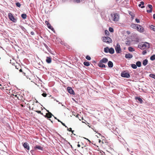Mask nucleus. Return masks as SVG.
Returning <instances> with one entry per match:
<instances>
[{
    "mask_svg": "<svg viewBox=\"0 0 155 155\" xmlns=\"http://www.w3.org/2000/svg\"><path fill=\"white\" fill-rule=\"evenodd\" d=\"M23 146L25 149L29 150V146L27 142H25L23 144Z\"/></svg>",
    "mask_w": 155,
    "mask_h": 155,
    "instance_id": "nucleus-8",
    "label": "nucleus"
},
{
    "mask_svg": "<svg viewBox=\"0 0 155 155\" xmlns=\"http://www.w3.org/2000/svg\"><path fill=\"white\" fill-rule=\"evenodd\" d=\"M108 59L106 58H103L100 61L101 62L104 63H106L108 61Z\"/></svg>",
    "mask_w": 155,
    "mask_h": 155,
    "instance_id": "nucleus-13",
    "label": "nucleus"
},
{
    "mask_svg": "<svg viewBox=\"0 0 155 155\" xmlns=\"http://www.w3.org/2000/svg\"><path fill=\"white\" fill-rule=\"evenodd\" d=\"M19 71L20 72H22V70L21 69L20 70H19Z\"/></svg>",
    "mask_w": 155,
    "mask_h": 155,
    "instance_id": "nucleus-59",
    "label": "nucleus"
},
{
    "mask_svg": "<svg viewBox=\"0 0 155 155\" xmlns=\"http://www.w3.org/2000/svg\"><path fill=\"white\" fill-rule=\"evenodd\" d=\"M34 148L35 150H39L42 151L43 150V147L39 145L36 146L34 147Z\"/></svg>",
    "mask_w": 155,
    "mask_h": 155,
    "instance_id": "nucleus-10",
    "label": "nucleus"
},
{
    "mask_svg": "<svg viewBox=\"0 0 155 155\" xmlns=\"http://www.w3.org/2000/svg\"><path fill=\"white\" fill-rule=\"evenodd\" d=\"M150 59L152 61H153L155 60V54H153L150 57Z\"/></svg>",
    "mask_w": 155,
    "mask_h": 155,
    "instance_id": "nucleus-26",
    "label": "nucleus"
},
{
    "mask_svg": "<svg viewBox=\"0 0 155 155\" xmlns=\"http://www.w3.org/2000/svg\"><path fill=\"white\" fill-rule=\"evenodd\" d=\"M115 50L117 53H120L121 52V49L120 48V45L117 43L115 47Z\"/></svg>",
    "mask_w": 155,
    "mask_h": 155,
    "instance_id": "nucleus-5",
    "label": "nucleus"
},
{
    "mask_svg": "<svg viewBox=\"0 0 155 155\" xmlns=\"http://www.w3.org/2000/svg\"><path fill=\"white\" fill-rule=\"evenodd\" d=\"M108 67L110 68H112L113 66V62L110 61H109L108 63Z\"/></svg>",
    "mask_w": 155,
    "mask_h": 155,
    "instance_id": "nucleus-17",
    "label": "nucleus"
},
{
    "mask_svg": "<svg viewBox=\"0 0 155 155\" xmlns=\"http://www.w3.org/2000/svg\"><path fill=\"white\" fill-rule=\"evenodd\" d=\"M131 67L133 68L134 69H136L137 68V65H136V64H131Z\"/></svg>",
    "mask_w": 155,
    "mask_h": 155,
    "instance_id": "nucleus-27",
    "label": "nucleus"
},
{
    "mask_svg": "<svg viewBox=\"0 0 155 155\" xmlns=\"http://www.w3.org/2000/svg\"><path fill=\"white\" fill-rule=\"evenodd\" d=\"M153 18L155 19V14H154L153 16Z\"/></svg>",
    "mask_w": 155,
    "mask_h": 155,
    "instance_id": "nucleus-54",
    "label": "nucleus"
},
{
    "mask_svg": "<svg viewBox=\"0 0 155 155\" xmlns=\"http://www.w3.org/2000/svg\"><path fill=\"white\" fill-rule=\"evenodd\" d=\"M138 25H138V24H132L131 25V27L132 28L135 29H137V28H138Z\"/></svg>",
    "mask_w": 155,
    "mask_h": 155,
    "instance_id": "nucleus-15",
    "label": "nucleus"
},
{
    "mask_svg": "<svg viewBox=\"0 0 155 155\" xmlns=\"http://www.w3.org/2000/svg\"><path fill=\"white\" fill-rule=\"evenodd\" d=\"M98 66L99 67L101 68L106 67L105 65L103 64L102 62H101L100 61H99V63H98Z\"/></svg>",
    "mask_w": 155,
    "mask_h": 155,
    "instance_id": "nucleus-16",
    "label": "nucleus"
},
{
    "mask_svg": "<svg viewBox=\"0 0 155 155\" xmlns=\"http://www.w3.org/2000/svg\"><path fill=\"white\" fill-rule=\"evenodd\" d=\"M135 99L136 100H137L141 104L143 102L142 100L140 97H136L135 98Z\"/></svg>",
    "mask_w": 155,
    "mask_h": 155,
    "instance_id": "nucleus-20",
    "label": "nucleus"
},
{
    "mask_svg": "<svg viewBox=\"0 0 155 155\" xmlns=\"http://www.w3.org/2000/svg\"><path fill=\"white\" fill-rule=\"evenodd\" d=\"M54 118L55 119H57H57H58L57 118H56V117H54Z\"/></svg>",
    "mask_w": 155,
    "mask_h": 155,
    "instance_id": "nucleus-64",
    "label": "nucleus"
},
{
    "mask_svg": "<svg viewBox=\"0 0 155 155\" xmlns=\"http://www.w3.org/2000/svg\"><path fill=\"white\" fill-rule=\"evenodd\" d=\"M137 30L140 32H143L144 31V28L140 25H138V28H137Z\"/></svg>",
    "mask_w": 155,
    "mask_h": 155,
    "instance_id": "nucleus-9",
    "label": "nucleus"
},
{
    "mask_svg": "<svg viewBox=\"0 0 155 155\" xmlns=\"http://www.w3.org/2000/svg\"><path fill=\"white\" fill-rule=\"evenodd\" d=\"M45 46V47L46 48L48 49V50L49 51V49H50V48H49V47L46 44L44 45Z\"/></svg>",
    "mask_w": 155,
    "mask_h": 155,
    "instance_id": "nucleus-43",
    "label": "nucleus"
},
{
    "mask_svg": "<svg viewBox=\"0 0 155 155\" xmlns=\"http://www.w3.org/2000/svg\"><path fill=\"white\" fill-rule=\"evenodd\" d=\"M41 95L44 97H46L47 96V94L45 93H43Z\"/></svg>",
    "mask_w": 155,
    "mask_h": 155,
    "instance_id": "nucleus-42",
    "label": "nucleus"
},
{
    "mask_svg": "<svg viewBox=\"0 0 155 155\" xmlns=\"http://www.w3.org/2000/svg\"><path fill=\"white\" fill-rule=\"evenodd\" d=\"M30 34L32 35H34L35 34V33L33 31L31 32Z\"/></svg>",
    "mask_w": 155,
    "mask_h": 155,
    "instance_id": "nucleus-49",
    "label": "nucleus"
},
{
    "mask_svg": "<svg viewBox=\"0 0 155 155\" xmlns=\"http://www.w3.org/2000/svg\"><path fill=\"white\" fill-rule=\"evenodd\" d=\"M67 90L71 94H75L74 90L71 87H67Z\"/></svg>",
    "mask_w": 155,
    "mask_h": 155,
    "instance_id": "nucleus-7",
    "label": "nucleus"
},
{
    "mask_svg": "<svg viewBox=\"0 0 155 155\" xmlns=\"http://www.w3.org/2000/svg\"><path fill=\"white\" fill-rule=\"evenodd\" d=\"M52 116H54L53 115L51 112H49L48 113L46 114V115H44V117L48 118H51Z\"/></svg>",
    "mask_w": 155,
    "mask_h": 155,
    "instance_id": "nucleus-12",
    "label": "nucleus"
},
{
    "mask_svg": "<svg viewBox=\"0 0 155 155\" xmlns=\"http://www.w3.org/2000/svg\"><path fill=\"white\" fill-rule=\"evenodd\" d=\"M45 22L46 24L47 25L48 28L49 29H51V30H52V31H53V30H54V29L51 26L50 24L48 21H46Z\"/></svg>",
    "mask_w": 155,
    "mask_h": 155,
    "instance_id": "nucleus-11",
    "label": "nucleus"
},
{
    "mask_svg": "<svg viewBox=\"0 0 155 155\" xmlns=\"http://www.w3.org/2000/svg\"><path fill=\"white\" fill-rule=\"evenodd\" d=\"M109 48L108 47H107L104 48V51L106 53H107L109 52Z\"/></svg>",
    "mask_w": 155,
    "mask_h": 155,
    "instance_id": "nucleus-24",
    "label": "nucleus"
},
{
    "mask_svg": "<svg viewBox=\"0 0 155 155\" xmlns=\"http://www.w3.org/2000/svg\"><path fill=\"white\" fill-rule=\"evenodd\" d=\"M8 16L10 20L13 22L14 23H16L17 22V19L16 18H15L11 13H8Z\"/></svg>",
    "mask_w": 155,
    "mask_h": 155,
    "instance_id": "nucleus-2",
    "label": "nucleus"
},
{
    "mask_svg": "<svg viewBox=\"0 0 155 155\" xmlns=\"http://www.w3.org/2000/svg\"><path fill=\"white\" fill-rule=\"evenodd\" d=\"M136 65H137V66L138 67H140L141 65V62L140 61L137 62L136 63Z\"/></svg>",
    "mask_w": 155,
    "mask_h": 155,
    "instance_id": "nucleus-22",
    "label": "nucleus"
},
{
    "mask_svg": "<svg viewBox=\"0 0 155 155\" xmlns=\"http://www.w3.org/2000/svg\"><path fill=\"white\" fill-rule=\"evenodd\" d=\"M150 77L155 79V74H150L149 75Z\"/></svg>",
    "mask_w": 155,
    "mask_h": 155,
    "instance_id": "nucleus-30",
    "label": "nucleus"
},
{
    "mask_svg": "<svg viewBox=\"0 0 155 155\" xmlns=\"http://www.w3.org/2000/svg\"><path fill=\"white\" fill-rule=\"evenodd\" d=\"M133 57V55L130 53L126 54L125 56V57L126 58H132Z\"/></svg>",
    "mask_w": 155,
    "mask_h": 155,
    "instance_id": "nucleus-14",
    "label": "nucleus"
},
{
    "mask_svg": "<svg viewBox=\"0 0 155 155\" xmlns=\"http://www.w3.org/2000/svg\"><path fill=\"white\" fill-rule=\"evenodd\" d=\"M140 4L141 5H143L144 4V2H143V1H141L140 2Z\"/></svg>",
    "mask_w": 155,
    "mask_h": 155,
    "instance_id": "nucleus-48",
    "label": "nucleus"
},
{
    "mask_svg": "<svg viewBox=\"0 0 155 155\" xmlns=\"http://www.w3.org/2000/svg\"><path fill=\"white\" fill-rule=\"evenodd\" d=\"M135 21L137 23H139L140 22V21L139 19L138 18H136L135 19Z\"/></svg>",
    "mask_w": 155,
    "mask_h": 155,
    "instance_id": "nucleus-40",
    "label": "nucleus"
},
{
    "mask_svg": "<svg viewBox=\"0 0 155 155\" xmlns=\"http://www.w3.org/2000/svg\"><path fill=\"white\" fill-rule=\"evenodd\" d=\"M150 45H147L144 43H142L140 44H139L138 45V48L140 49L143 50L146 48H150Z\"/></svg>",
    "mask_w": 155,
    "mask_h": 155,
    "instance_id": "nucleus-4",
    "label": "nucleus"
},
{
    "mask_svg": "<svg viewBox=\"0 0 155 155\" xmlns=\"http://www.w3.org/2000/svg\"><path fill=\"white\" fill-rule=\"evenodd\" d=\"M21 17L23 19H25L26 18L27 15L25 14H22L21 15Z\"/></svg>",
    "mask_w": 155,
    "mask_h": 155,
    "instance_id": "nucleus-23",
    "label": "nucleus"
},
{
    "mask_svg": "<svg viewBox=\"0 0 155 155\" xmlns=\"http://www.w3.org/2000/svg\"><path fill=\"white\" fill-rule=\"evenodd\" d=\"M61 124H62L64 126H65V124L64 123H63L62 122H61Z\"/></svg>",
    "mask_w": 155,
    "mask_h": 155,
    "instance_id": "nucleus-53",
    "label": "nucleus"
},
{
    "mask_svg": "<svg viewBox=\"0 0 155 155\" xmlns=\"http://www.w3.org/2000/svg\"><path fill=\"white\" fill-rule=\"evenodd\" d=\"M128 50L130 52H132L133 51H134V50L133 49V48L131 47H129L128 48Z\"/></svg>",
    "mask_w": 155,
    "mask_h": 155,
    "instance_id": "nucleus-28",
    "label": "nucleus"
},
{
    "mask_svg": "<svg viewBox=\"0 0 155 155\" xmlns=\"http://www.w3.org/2000/svg\"><path fill=\"white\" fill-rule=\"evenodd\" d=\"M14 96L15 97H17V98L18 97V95H16H16H14V94H12V96H11V97H13V98H14V97H13Z\"/></svg>",
    "mask_w": 155,
    "mask_h": 155,
    "instance_id": "nucleus-38",
    "label": "nucleus"
},
{
    "mask_svg": "<svg viewBox=\"0 0 155 155\" xmlns=\"http://www.w3.org/2000/svg\"><path fill=\"white\" fill-rule=\"evenodd\" d=\"M76 2H80V0H74Z\"/></svg>",
    "mask_w": 155,
    "mask_h": 155,
    "instance_id": "nucleus-52",
    "label": "nucleus"
},
{
    "mask_svg": "<svg viewBox=\"0 0 155 155\" xmlns=\"http://www.w3.org/2000/svg\"><path fill=\"white\" fill-rule=\"evenodd\" d=\"M109 31L111 32H114V29L113 28L110 27L109 28Z\"/></svg>",
    "mask_w": 155,
    "mask_h": 155,
    "instance_id": "nucleus-32",
    "label": "nucleus"
},
{
    "mask_svg": "<svg viewBox=\"0 0 155 155\" xmlns=\"http://www.w3.org/2000/svg\"><path fill=\"white\" fill-rule=\"evenodd\" d=\"M104 33L106 35H109V31L107 30H105L104 31Z\"/></svg>",
    "mask_w": 155,
    "mask_h": 155,
    "instance_id": "nucleus-33",
    "label": "nucleus"
},
{
    "mask_svg": "<svg viewBox=\"0 0 155 155\" xmlns=\"http://www.w3.org/2000/svg\"><path fill=\"white\" fill-rule=\"evenodd\" d=\"M34 150H31L30 151L31 153V154L32 155H34Z\"/></svg>",
    "mask_w": 155,
    "mask_h": 155,
    "instance_id": "nucleus-45",
    "label": "nucleus"
},
{
    "mask_svg": "<svg viewBox=\"0 0 155 155\" xmlns=\"http://www.w3.org/2000/svg\"><path fill=\"white\" fill-rule=\"evenodd\" d=\"M46 61L48 63H50L51 61V59L50 57H47Z\"/></svg>",
    "mask_w": 155,
    "mask_h": 155,
    "instance_id": "nucleus-18",
    "label": "nucleus"
},
{
    "mask_svg": "<svg viewBox=\"0 0 155 155\" xmlns=\"http://www.w3.org/2000/svg\"><path fill=\"white\" fill-rule=\"evenodd\" d=\"M85 139H86L88 141H89L90 142V143H91V141H90L88 139H87L86 138H84Z\"/></svg>",
    "mask_w": 155,
    "mask_h": 155,
    "instance_id": "nucleus-55",
    "label": "nucleus"
},
{
    "mask_svg": "<svg viewBox=\"0 0 155 155\" xmlns=\"http://www.w3.org/2000/svg\"><path fill=\"white\" fill-rule=\"evenodd\" d=\"M77 146L78 147H80V145L79 144H78Z\"/></svg>",
    "mask_w": 155,
    "mask_h": 155,
    "instance_id": "nucleus-57",
    "label": "nucleus"
},
{
    "mask_svg": "<svg viewBox=\"0 0 155 155\" xmlns=\"http://www.w3.org/2000/svg\"><path fill=\"white\" fill-rule=\"evenodd\" d=\"M74 130H72V131H71L72 132V134H74L73 132H74Z\"/></svg>",
    "mask_w": 155,
    "mask_h": 155,
    "instance_id": "nucleus-60",
    "label": "nucleus"
},
{
    "mask_svg": "<svg viewBox=\"0 0 155 155\" xmlns=\"http://www.w3.org/2000/svg\"><path fill=\"white\" fill-rule=\"evenodd\" d=\"M141 6V5L140 4H139V5H138V6L139 7H141V8H144L145 6L144 5H142V6Z\"/></svg>",
    "mask_w": 155,
    "mask_h": 155,
    "instance_id": "nucleus-41",
    "label": "nucleus"
},
{
    "mask_svg": "<svg viewBox=\"0 0 155 155\" xmlns=\"http://www.w3.org/2000/svg\"><path fill=\"white\" fill-rule=\"evenodd\" d=\"M121 76L124 78H129L130 77V74L126 72V71H123L121 74Z\"/></svg>",
    "mask_w": 155,
    "mask_h": 155,
    "instance_id": "nucleus-6",
    "label": "nucleus"
},
{
    "mask_svg": "<svg viewBox=\"0 0 155 155\" xmlns=\"http://www.w3.org/2000/svg\"><path fill=\"white\" fill-rule=\"evenodd\" d=\"M59 136H60V137H61V138H62L63 139V140H65V139H64L63 137H61V136L59 134Z\"/></svg>",
    "mask_w": 155,
    "mask_h": 155,
    "instance_id": "nucleus-56",
    "label": "nucleus"
},
{
    "mask_svg": "<svg viewBox=\"0 0 155 155\" xmlns=\"http://www.w3.org/2000/svg\"><path fill=\"white\" fill-rule=\"evenodd\" d=\"M67 130L69 131H72V128H68Z\"/></svg>",
    "mask_w": 155,
    "mask_h": 155,
    "instance_id": "nucleus-46",
    "label": "nucleus"
},
{
    "mask_svg": "<svg viewBox=\"0 0 155 155\" xmlns=\"http://www.w3.org/2000/svg\"><path fill=\"white\" fill-rule=\"evenodd\" d=\"M21 107H24V106H23V104H21Z\"/></svg>",
    "mask_w": 155,
    "mask_h": 155,
    "instance_id": "nucleus-62",
    "label": "nucleus"
},
{
    "mask_svg": "<svg viewBox=\"0 0 155 155\" xmlns=\"http://www.w3.org/2000/svg\"><path fill=\"white\" fill-rule=\"evenodd\" d=\"M152 9H150L149 10H147V12L148 13H151L152 12Z\"/></svg>",
    "mask_w": 155,
    "mask_h": 155,
    "instance_id": "nucleus-39",
    "label": "nucleus"
},
{
    "mask_svg": "<svg viewBox=\"0 0 155 155\" xmlns=\"http://www.w3.org/2000/svg\"><path fill=\"white\" fill-rule=\"evenodd\" d=\"M112 19L113 21H118L119 19V15L117 13H112L111 14Z\"/></svg>",
    "mask_w": 155,
    "mask_h": 155,
    "instance_id": "nucleus-1",
    "label": "nucleus"
},
{
    "mask_svg": "<svg viewBox=\"0 0 155 155\" xmlns=\"http://www.w3.org/2000/svg\"><path fill=\"white\" fill-rule=\"evenodd\" d=\"M109 52L110 54H113L114 52V48H109Z\"/></svg>",
    "mask_w": 155,
    "mask_h": 155,
    "instance_id": "nucleus-19",
    "label": "nucleus"
},
{
    "mask_svg": "<svg viewBox=\"0 0 155 155\" xmlns=\"http://www.w3.org/2000/svg\"><path fill=\"white\" fill-rule=\"evenodd\" d=\"M148 7L150 8V9H152V5H148Z\"/></svg>",
    "mask_w": 155,
    "mask_h": 155,
    "instance_id": "nucleus-36",
    "label": "nucleus"
},
{
    "mask_svg": "<svg viewBox=\"0 0 155 155\" xmlns=\"http://www.w3.org/2000/svg\"><path fill=\"white\" fill-rule=\"evenodd\" d=\"M150 29L154 31H155V26L153 25H151L150 26Z\"/></svg>",
    "mask_w": 155,
    "mask_h": 155,
    "instance_id": "nucleus-29",
    "label": "nucleus"
},
{
    "mask_svg": "<svg viewBox=\"0 0 155 155\" xmlns=\"http://www.w3.org/2000/svg\"><path fill=\"white\" fill-rule=\"evenodd\" d=\"M58 120V121L59 122H60L61 123V121L59 120V119H57Z\"/></svg>",
    "mask_w": 155,
    "mask_h": 155,
    "instance_id": "nucleus-58",
    "label": "nucleus"
},
{
    "mask_svg": "<svg viewBox=\"0 0 155 155\" xmlns=\"http://www.w3.org/2000/svg\"><path fill=\"white\" fill-rule=\"evenodd\" d=\"M84 64L86 66H88L90 65V63L89 62L84 61Z\"/></svg>",
    "mask_w": 155,
    "mask_h": 155,
    "instance_id": "nucleus-25",
    "label": "nucleus"
},
{
    "mask_svg": "<svg viewBox=\"0 0 155 155\" xmlns=\"http://www.w3.org/2000/svg\"><path fill=\"white\" fill-rule=\"evenodd\" d=\"M23 98V97L22 96H21L20 95H19V96H18V97H17V98L18 100H22L23 99L22 98Z\"/></svg>",
    "mask_w": 155,
    "mask_h": 155,
    "instance_id": "nucleus-34",
    "label": "nucleus"
},
{
    "mask_svg": "<svg viewBox=\"0 0 155 155\" xmlns=\"http://www.w3.org/2000/svg\"><path fill=\"white\" fill-rule=\"evenodd\" d=\"M127 34H129L130 33V31H127Z\"/></svg>",
    "mask_w": 155,
    "mask_h": 155,
    "instance_id": "nucleus-61",
    "label": "nucleus"
},
{
    "mask_svg": "<svg viewBox=\"0 0 155 155\" xmlns=\"http://www.w3.org/2000/svg\"><path fill=\"white\" fill-rule=\"evenodd\" d=\"M15 4H16V6L18 7H20L21 6V5L20 3L19 2L16 3H15Z\"/></svg>",
    "mask_w": 155,
    "mask_h": 155,
    "instance_id": "nucleus-31",
    "label": "nucleus"
},
{
    "mask_svg": "<svg viewBox=\"0 0 155 155\" xmlns=\"http://www.w3.org/2000/svg\"><path fill=\"white\" fill-rule=\"evenodd\" d=\"M56 102H58L59 104H61V105H62V106H63V107H65V106L64 105H63V104H61V103H60V102H59L58 101H57V100H56Z\"/></svg>",
    "mask_w": 155,
    "mask_h": 155,
    "instance_id": "nucleus-44",
    "label": "nucleus"
},
{
    "mask_svg": "<svg viewBox=\"0 0 155 155\" xmlns=\"http://www.w3.org/2000/svg\"><path fill=\"white\" fill-rule=\"evenodd\" d=\"M86 58L88 60H90L91 59V58L88 55L86 56Z\"/></svg>",
    "mask_w": 155,
    "mask_h": 155,
    "instance_id": "nucleus-35",
    "label": "nucleus"
},
{
    "mask_svg": "<svg viewBox=\"0 0 155 155\" xmlns=\"http://www.w3.org/2000/svg\"><path fill=\"white\" fill-rule=\"evenodd\" d=\"M28 25L30 27H31V28H34V26H32V25H30V24H29Z\"/></svg>",
    "mask_w": 155,
    "mask_h": 155,
    "instance_id": "nucleus-51",
    "label": "nucleus"
},
{
    "mask_svg": "<svg viewBox=\"0 0 155 155\" xmlns=\"http://www.w3.org/2000/svg\"><path fill=\"white\" fill-rule=\"evenodd\" d=\"M102 41L107 43H111L112 41V39L108 37H102Z\"/></svg>",
    "mask_w": 155,
    "mask_h": 155,
    "instance_id": "nucleus-3",
    "label": "nucleus"
},
{
    "mask_svg": "<svg viewBox=\"0 0 155 155\" xmlns=\"http://www.w3.org/2000/svg\"><path fill=\"white\" fill-rule=\"evenodd\" d=\"M143 43H144L147 45H150L149 43L147 42H145Z\"/></svg>",
    "mask_w": 155,
    "mask_h": 155,
    "instance_id": "nucleus-47",
    "label": "nucleus"
},
{
    "mask_svg": "<svg viewBox=\"0 0 155 155\" xmlns=\"http://www.w3.org/2000/svg\"><path fill=\"white\" fill-rule=\"evenodd\" d=\"M148 64V60L147 59H145L143 61V64L144 66H145L146 65Z\"/></svg>",
    "mask_w": 155,
    "mask_h": 155,
    "instance_id": "nucleus-21",
    "label": "nucleus"
},
{
    "mask_svg": "<svg viewBox=\"0 0 155 155\" xmlns=\"http://www.w3.org/2000/svg\"><path fill=\"white\" fill-rule=\"evenodd\" d=\"M127 150L128 151H129V149L128 148H127Z\"/></svg>",
    "mask_w": 155,
    "mask_h": 155,
    "instance_id": "nucleus-63",
    "label": "nucleus"
},
{
    "mask_svg": "<svg viewBox=\"0 0 155 155\" xmlns=\"http://www.w3.org/2000/svg\"><path fill=\"white\" fill-rule=\"evenodd\" d=\"M147 53V51L146 50H144L143 51L142 54L143 55H145Z\"/></svg>",
    "mask_w": 155,
    "mask_h": 155,
    "instance_id": "nucleus-37",
    "label": "nucleus"
},
{
    "mask_svg": "<svg viewBox=\"0 0 155 155\" xmlns=\"http://www.w3.org/2000/svg\"><path fill=\"white\" fill-rule=\"evenodd\" d=\"M36 112L38 113V114L41 113V111L37 110L36 111Z\"/></svg>",
    "mask_w": 155,
    "mask_h": 155,
    "instance_id": "nucleus-50",
    "label": "nucleus"
}]
</instances>
